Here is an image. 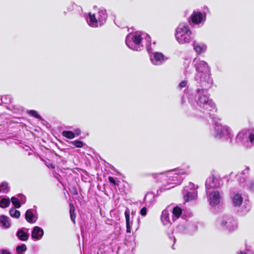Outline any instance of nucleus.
I'll list each match as a JSON object with an SVG mask.
<instances>
[{
	"mask_svg": "<svg viewBox=\"0 0 254 254\" xmlns=\"http://www.w3.org/2000/svg\"><path fill=\"white\" fill-rule=\"evenodd\" d=\"M249 133L246 130H242L238 133L236 137V141L238 144L245 145L247 148H250L249 143Z\"/></svg>",
	"mask_w": 254,
	"mask_h": 254,
	"instance_id": "obj_16",
	"label": "nucleus"
},
{
	"mask_svg": "<svg viewBox=\"0 0 254 254\" xmlns=\"http://www.w3.org/2000/svg\"><path fill=\"white\" fill-rule=\"evenodd\" d=\"M0 254H10V253L7 250L1 249L0 250Z\"/></svg>",
	"mask_w": 254,
	"mask_h": 254,
	"instance_id": "obj_41",
	"label": "nucleus"
},
{
	"mask_svg": "<svg viewBox=\"0 0 254 254\" xmlns=\"http://www.w3.org/2000/svg\"><path fill=\"white\" fill-rule=\"evenodd\" d=\"M172 249H175V248H174V245L172 246Z\"/></svg>",
	"mask_w": 254,
	"mask_h": 254,
	"instance_id": "obj_48",
	"label": "nucleus"
},
{
	"mask_svg": "<svg viewBox=\"0 0 254 254\" xmlns=\"http://www.w3.org/2000/svg\"><path fill=\"white\" fill-rule=\"evenodd\" d=\"M151 49L150 48V52H148L149 54L150 59L151 63L156 65L162 64L166 61L164 55L160 52L151 53Z\"/></svg>",
	"mask_w": 254,
	"mask_h": 254,
	"instance_id": "obj_14",
	"label": "nucleus"
},
{
	"mask_svg": "<svg viewBox=\"0 0 254 254\" xmlns=\"http://www.w3.org/2000/svg\"><path fill=\"white\" fill-rule=\"evenodd\" d=\"M47 166L48 168H52V169H54L55 167V165L53 164H51L49 165H47Z\"/></svg>",
	"mask_w": 254,
	"mask_h": 254,
	"instance_id": "obj_44",
	"label": "nucleus"
},
{
	"mask_svg": "<svg viewBox=\"0 0 254 254\" xmlns=\"http://www.w3.org/2000/svg\"><path fill=\"white\" fill-rule=\"evenodd\" d=\"M7 96H2L1 97V101L4 103H7L8 102L6 101Z\"/></svg>",
	"mask_w": 254,
	"mask_h": 254,
	"instance_id": "obj_43",
	"label": "nucleus"
},
{
	"mask_svg": "<svg viewBox=\"0 0 254 254\" xmlns=\"http://www.w3.org/2000/svg\"><path fill=\"white\" fill-rule=\"evenodd\" d=\"M16 236L20 240L22 241H27L29 237V235L25 232L23 229L18 230L16 234Z\"/></svg>",
	"mask_w": 254,
	"mask_h": 254,
	"instance_id": "obj_23",
	"label": "nucleus"
},
{
	"mask_svg": "<svg viewBox=\"0 0 254 254\" xmlns=\"http://www.w3.org/2000/svg\"><path fill=\"white\" fill-rule=\"evenodd\" d=\"M150 37L147 34L141 32L129 33L126 39L127 46L136 51L142 50L145 46L147 51L150 52Z\"/></svg>",
	"mask_w": 254,
	"mask_h": 254,
	"instance_id": "obj_2",
	"label": "nucleus"
},
{
	"mask_svg": "<svg viewBox=\"0 0 254 254\" xmlns=\"http://www.w3.org/2000/svg\"><path fill=\"white\" fill-rule=\"evenodd\" d=\"M197 88L195 95V100L197 104L196 110L201 113L202 115L209 114L210 111H216V107L214 103L210 99L207 93L209 88L201 87Z\"/></svg>",
	"mask_w": 254,
	"mask_h": 254,
	"instance_id": "obj_3",
	"label": "nucleus"
},
{
	"mask_svg": "<svg viewBox=\"0 0 254 254\" xmlns=\"http://www.w3.org/2000/svg\"><path fill=\"white\" fill-rule=\"evenodd\" d=\"M75 135L76 134L77 135H79L80 134L81 130L79 128H76L74 130Z\"/></svg>",
	"mask_w": 254,
	"mask_h": 254,
	"instance_id": "obj_42",
	"label": "nucleus"
},
{
	"mask_svg": "<svg viewBox=\"0 0 254 254\" xmlns=\"http://www.w3.org/2000/svg\"><path fill=\"white\" fill-rule=\"evenodd\" d=\"M27 250L26 246L23 244L16 247V252L18 254H23Z\"/></svg>",
	"mask_w": 254,
	"mask_h": 254,
	"instance_id": "obj_30",
	"label": "nucleus"
},
{
	"mask_svg": "<svg viewBox=\"0 0 254 254\" xmlns=\"http://www.w3.org/2000/svg\"><path fill=\"white\" fill-rule=\"evenodd\" d=\"M25 216L26 221L30 223L35 222L37 219V217L33 213V210L32 209L27 210L25 213Z\"/></svg>",
	"mask_w": 254,
	"mask_h": 254,
	"instance_id": "obj_21",
	"label": "nucleus"
},
{
	"mask_svg": "<svg viewBox=\"0 0 254 254\" xmlns=\"http://www.w3.org/2000/svg\"><path fill=\"white\" fill-rule=\"evenodd\" d=\"M187 83H188V82H187V81H186V80L182 81H181V82L179 83V85H178V87H179L180 89H182V88H184V87H186V86H187Z\"/></svg>",
	"mask_w": 254,
	"mask_h": 254,
	"instance_id": "obj_38",
	"label": "nucleus"
},
{
	"mask_svg": "<svg viewBox=\"0 0 254 254\" xmlns=\"http://www.w3.org/2000/svg\"><path fill=\"white\" fill-rule=\"evenodd\" d=\"M140 214L141 215L144 216L147 214V209L145 207H143L140 211Z\"/></svg>",
	"mask_w": 254,
	"mask_h": 254,
	"instance_id": "obj_39",
	"label": "nucleus"
},
{
	"mask_svg": "<svg viewBox=\"0 0 254 254\" xmlns=\"http://www.w3.org/2000/svg\"><path fill=\"white\" fill-rule=\"evenodd\" d=\"M44 235V231L42 228L38 226H35L33 228L31 237L34 241L40 240Z\"/></svg>",
	"mask_w": 254,
	"mask_h": 254,
	"instance_id": "obj_17",
	"label": "nucleus"
},
{
	"mask_svg": "<svg viewBox=\"0 0 254 254\" xmlns=\"http://www.w3.org/2000/svg\"><path fill=\"white\" fill-rule=\"evenodd\" d=\"M189 172V167L169 171L165 173L157 175V179L162 184L160 189L168 190L173 188L176 185H180L184 177Z\"/></svg>",
	"mask_w": 254,
	"mask_h": 254,
	"instance_id": "obj_1",
	"label": "nucleus"
},
{
	"mask_svg": "<svg viewBox=\"0 0 254 254\" xmlns=\"http://www.w3.org/2000/svg\"><path fill=\"white\" fill-rule=\"evenodd\" d=\"M10 215L14 218H18L20 216V213L18 210L15 209L13 208H11L9 210Z\"/></svg>",
	"mask_w": 254,
	"mask_h": 254,
	"instance_id": "obj_31",
	"label": "nucleus"
},
{
	"mask_svg": "<svg viewBox=\"0 0 254 254\" xmlns=\"http://www.w3.org/2000/svg\"><path fill=\"white\" fill-rule=\"evenodd\" d=\"M193 47L194 51L198 55L203 53L206 50V46L204 44L195 41L193 42Z\"/></svg>",
	"mask_w": 254,
	"mask_h": 254,
	"instance_id": "obj_19",
	"label": "nucleus"
},
{
	"mask_svg": "<svg viewBox=\"0 0 254 254\" xmlns=\"http://www.w3.org/2000/svg\"><path fill=\"white\" fill-rule=\"evenodd\" d=\"M183 194L186 201L195 199L197 195V192L195 185L192 183H190L188 186L184 187Z\"/></svg>",
	"mask_w": 254,
	"mask_h": 254,
	"instance_id": "obj_12",
	"label": "nucleus"
},
{
	"mask_svg": "<svg viewBox=\"0 0 254 254\" xmlns=\"http://www.w3.org/2000/svg\"><path fill=\"white\" fill-rule=\"evenodd\" d=\"M223 182L218 176L211 175L208 177L205 181V190H215L223 186Z\"/></svg>",
	"mask_w": 254,
	"mask_h": 254,
	"instance_id": "obj_11",
	"label": "nucleus"
},
{
	"mask_svg": "<svg viewBox=\"0 0 254 254\" xmlns=\"http://www.w3.org/2000/svg\"><path fill=\"white\" fill-rule=\"evenodd\" d=\"M208 196V201L211 206H216L219 204L222 200V196L218 190H206Z\"/></svg>",
	"mask_w": 254,
	"mask_h": 254,
	"instance_id": "obj_13",
	"label": "nucleus"
},
{
	"mask_svg": "<svg viewBox=\"0 0 254 254\" xmlns=\"http://www.w3.org/2000/svg\"><path fill=\"white\" fill-rule=\"evenodd\" d=\"M175 241H176V239L174 238V242H175Z\"/></svg>",
	"mask_w": 254,
	"mask_h": 254,
	"instance_id": "obj_47",
	"label": "nucleus"
},
{
	"mask_svg": "<svg viewBox=\"0 0 254 254\" xmlns=\"http://www.w3.org/2000/svg\"><path fill=\"white\" fill-rule=\"evenodd\" d=\"M233 173H231L230 174V177H232V176H233Z\"/></svg>",
	"mask_w": 254,
	"mask_h": 254,
	"instance_id": "obj_46",
	"label": "nucleus"
},
{
	"mask_svg": "<svg viewBox=\"0 0 254 254\" xmlns=\"http://www.w3.org/2000/svg\"><path fill=\"white\" fill-rule=\"evenodd\" d=\"M249 143L250 145V148L252 145H254V130L249 133Z\"/></svg>",
	"mask_w": 254,
	"mask_h": 254,
	"instance_id": "obj_34",
	"label": "nucleus"
},
{
	"mask_svg": "<svg viewBox=\"0 0 254 254\" xmlns=\"http://www.w3.org/2000/svg\"><path fill=\"white\" fill-rule=\"evenodd\" d=\"M107 17L106 10L103 7H101L96 13L90 12L86 17V21L90 26L98 27L105 23Z\"/></svg>",
	"mask_w": 254,
	"mask_h": 254,
	"instance_id": "obj_7",
	"label": "nucleus"
},
{
	"mask_svg": "<svg viewBox=\"0 0 254 254\" xmlns=\"http://www.w3.org/2000/svg\"><path fill=\"white\" fill-rule=\"evenodd\" d=\"M125 215L126 217V228H127V232L130 233L131 232V228L132 224V220L130 218V211L128 208H127L125 212Z\"/></svg>",
	"mask_w": 254,
	"mask_h": 254,
	"instance_id": "obj_20",
	"label": "nucleus"
},
{
	"mask_svg": "<svg viewBox=\"0 0 254 254\" xmlns=\"http://www.w3.org/2000/svg\"><path fill=\"white\" fill-rule=\"evenodd\" d=\"M10 201L8 197L0 196V207L1 208H6L10 204Z\"/></svg>",
	"mask_w": 254,
	"mask_h": 254,
	"instance_id": "obj_26",
	"label": "nucleus"
},
{
	"mask_svg": "<svg viewBox=\"0 0 254 254\" xmlns=\"http://www.w3.org/2000/svg\"><path fill=\"white\" fill-rule=\"evenodd\" d=\"M182 213V209L179 206L175 207L172 211V221H174L176 219H178Z\"/></svg>",
	"mask_w": 254,
	"mask_h": 254,
	"instance_id": "obj_25",
	"label": "nucleus"
},
{
	"mask_svg": "<svg viewBox=\"0 0 254 254\" xmlns=\"http://www.w3.org/2000/svg\"><path fill=\"white\" fill-rule=\"evenodd\" d=\"M28 114L29 115L34 117L38 119H41V117L40 115L38 114L37 111L35 110H30L28 111Z\"/></svg>",
	"mask_w": 254,
	"mask_h": 254,
	"instance_id": "obj_35",
	"label": "nucleus"
},
{
	"mask_svg": "<svg viewBox=\"0 0 254 254\" xmlns=\"http://www.w3.org/2000/svg\"><path fill=\"white\" fill-rule=\"evenodd\" d=\"M214 136L216 138L229 140L231 142L233 134L228 126L222 125L214 127Z\"/></svg>",
	"mask_w": 254,
	"mask_h": 254,
	"instance_id": "obj_9",
	"label": "nucleus"
},
{
	"mask_svg": "<svg viewBox=\"0 0 254 254\" xmlns=\"http://www.w3.org/2000/svg\"><path fill=\"white\" fill-rule=\"evenodd\" d=\"M193 64L197 71L195 80L199 84L200 87L210 88L212 83V79L210 76V69L207 64L199 59H195Z\"/></svg>",
	"mask_w": 254,
	"mask_h": 254,
	"instance_id": "obj_4",
	"label": "nucleus"
},
{
	"mask_svg": "<svg viewBox=\"0 0 254 254\" xmlns=\"http://www.w3.org/2000/svg\"><path fill=\"white\" fill-rule=\"evenodd\" d=\"M161 219L164 225H170L173 222L172 221V218H170V217L169 211L167 209L162 211Z\"/></svg>",
	"mask_w": 254,
	"mask_h": 254,
	"instance_id": "obj_18",
	"label": "nucleus"
},
{
	"mask_svg": "<svg viewBox=\"0 0 254 254\" xmlns=\"http://www.w3.org/2000/svg\"><path fill=\"white\" fill-rule=\"evenodd\" d=\"M19 197H20L19 199V202H21L22 204H24L26 201V198L25 196H23L22 195L19 194L18 195Z\"/></svg>",
	"mask_w": 254,
	"mask_h": 254,
	"instance_id": "obj_40",
	"label": "nucleus"
},
{
	"mask_svg": "<svg viewBox=\"0 0 254 254\" xmlns=\"http://www.w3.org/2000/svg\"><path fill=\"white\" fill-rule=\"evenodd\" d=\"M9 188L7 183L3 182L0 184V192L6 193L9 191Z\"/></svg>",
	"mask_w": 254,
	"mask_h": 254,
	"instance_id": "obj_28",
	"label": "nucleus"
},
{
	"mask_svg": "<svg viewBox=\"0 0 254 254\" xmlns=\"http://www.w3.org/2000/svg\"><path fill=\"white\" fill-rule=\"evenodd\" d=\"M184 103V97L182 98V103L183 104Z\"/></svg>",
	"mask_w": 254,
	"mask_h": 254,
	"instance_id": "obj_45",
	"label": "nucleus"
},
{
	"mask_svg": "<svg viewBox=\"0 0 254 254\" xmlns=\"http://www.w3.org/2000/svg\"><path fill=\"white\" fill-rule=\"evenodd\" d=\"M108 180L110 183L113 184L115 186L119 185V181L116 182L115 178L112 177H109Z\"/></svg>",
	"mask_w": 254,
	"mask_h": 254,
	"instance_id": "obj_37",
	"label": "nucleus"
},
{
	"mask_svg": "<svg viewBox=\"0 0 254 254\" xmlns=\"http://www.w3.org/2000/svg\"><path fill=\"white\" fill-rule=\"evenodd\" d=\"M0 223L3 228L7 229L10 227L9 218L5 215L0 216Z\"/></svg>",
	"mask_w": 254,
	"mask_h": 254,
	"instance_id": "obj_24",
	"label": "nucleus"
},
{
	"mask_svg": "<svg viewBox=\"0 0 254 254\" xmlns=\"http://www.w3.org/2000/svg\"><path fill=\"white\" fill-rule=\"evenodd\" d=\"M62 135L68 138V139H73L75 137V133L71 131H68V130H64L62 132Z\"/></svg>",
	"mask_w": 254,
	"mask_h": 254,
	"instance_id": "obj_29",
	"label": "nucleus"
},
{
	"mask_svg": "<svg viewBox=\"0 0 254 254\" xmlns=\"http://www.w3.org/2000/svg\"><path fill=\"white\" fill-rule=\"evenodd\" d=\"M230 199L232 205L238 208L242 214L248 212L251 209V204L248 200H243L242 193L239 190H234L231 192Z\"/></svg>",
	"mask_w": 254,
	"mask_h": 254,
	"instance_id": "obj_6",
	"label": "nucleus"
},
{
	"mask_svg": "<svg viewBox=\"0 0 254 254\" xmlns=\"http://www.w3.org/2000/svg\"><path fill=\"white\" fill-rule=\"evenodd\" d=\"M175 38L180 44L189 43L193 39V35L187 23H182L176 29Z\"/></svg>",
	"mask_w": 254,
	"mask_h": 254,
	"instance_id": "obj_5",
	"label": "nucleus"
},
{
	"mask_svg": "<svg viewBox=\"0 0 254 254\" xmlns=\"http://www.w3.org/2000/svg\"><path fill=\"white\" fill-rule=\"evenodd\" d=\"M11 201L12 204L15 207V208H19L21 206L20 203L19 202V199L14 196H13L11 198Z\"/></svg>",
	"mask_w": 254,
	"mask_h": 254,
	"instance_id": "obj_33",
	"label": "nucleus"
},
{
	"mask_svg": "<svg viewBox=\"0 0 254 254\" xmlns=\"http://www.w3.org/2000/svg\"><path fill=\"white\" fill-rule=\"evenodd\" d=\"M74 208L73 205L70 204V215L71 221L73 223H75L76 215L74 212Z\"/></svg>",
	"mask_w": 254,
	"mask_h": 254,
	"instance_id": "obj_32",
	"label": "nucleus"
},
{
	"mask_svg": "<svg viewBox=\"0 0 254 254\" xmlns=\"http://www.w3.org/2000/svg\"><path fill=\"white\" fill-rule=\"evenodd\" d=\"M217 225L220 229L229 232L235 231L238 227L236 220L228 215H223L218 219Z\"/></svg>",
	"mask_w": 254,
	"mask_h": 254,
	"instance_id": "obj_8",
	"label": "nucleus"
},
{
	"mask_svg": "<svg viewBox=\"0 0 254 254\" xmlns=\"http://www.w3.org/2000/svg\"><path fill=\"white\" fill-rule=\"evenodd\" d=\"M71 143L77 147H82L83 145V142L80 140H75Z\"/></svg>",
	"mask_w": 254,
	"mask_h": 254,
	"instance_id": "obj_36",
	"label": "nucleus"
},
{
	"mask_svg": "<svg viewBox=\"0 0 254 254\" xmlns=\"http://www.w3.org/2000/svg\"><path fill=\"white\" fill-rule=\"evenodd\" d=\"M242 188L251 191H254V180H250L246 184L243 185Z\"/></svg>",
	"mask_w": 254,
	"mask_h": 254,
	"instance_id": "obj_27",
	"label": "nucleus"
},
{
	"mask_svg": "<svg viewBox=\"0 0 254 254\" xmlns=\"http://www.w3.org/2000/svg\"><path fill=\"white\" fill-rule=\"evenodd\" d=\"M249 175L250 168L249 167H247L244 170L236 175L237 181L241 187H243V185L246 184L250 180Z\"/></svg>",
	"mask_w": 254,
	"mask_h": 254,
	"instance_id": "obj_15",
	"label": "nucleus"
},
{
	"mask_svg": "<svg viewBox=\"0 0 254 254\" xmlns=\"http://www.w3.org/2000/svg\"><path fill=\"white\" fill-rule=\"evenodd\" d=\"M196 114L199 117H206L207 116H208L210 118L212 119V121L215 125L214 127H217L218 126H222V125L220 124V119L216 116H212L209 112V114L201 115L199 113H196Z\"/></svg>",
	"mask_w": 254,
	"mask_h": 254,
	"instance_id": "obj_22",
	"label": "nucleus"
},
{
	"mask_svg": "<svg viewBox=\"0 0 254 254\" xmlns=\"http://www.w3.org/2000/svg\"><path fill=\"white\" fill-rule=\"evenodd\" d=\"M209 12V9L207 6L203 7L202 12L197 10L193 11L190 16L193 24L203 25L206 20L207 13Z\"/></svg>",
	"mask_w": 254,
	"mask_h": 254,
	"instance_id": "obj_10",
	"label": "nucleus"
}]
</instances>
